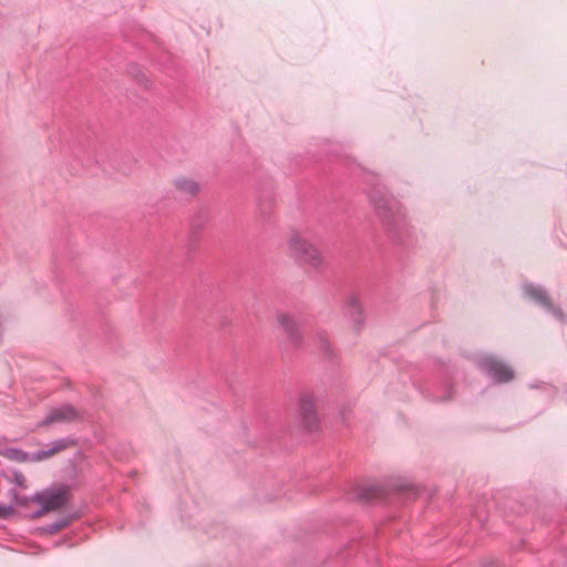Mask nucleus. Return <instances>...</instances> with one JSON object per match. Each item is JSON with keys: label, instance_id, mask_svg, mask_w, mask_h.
Returning <instances> with one entry per match:
<instances>
[{"label": "nucleus", "instance_id": "6e6552de", "mask_svg": "<svg viewBox=\"0 0 567 567\" xmlns=\"http://www.w3.org/2000/svg\"><path fill=\"white\" fill-rule=\"evenodd\" d=\"M278 324L289 334L290 338L298 339L299 331L298 326L293 317L286 312H280L277 315Z\"/></svg>", "mask_w": 567, "mask_h": 567}, {"label": "nucleus", "instance_id": "f8f14e48", "mask_svg": "<svg viewBox=\"0 0 567 567\" xmlns=\"http://www.w3.org/2000/svg\"><path fill=\"white\" fill-rule=\"evenodd\" d=\"M382 209H383V207H382V206H378L379 214H383V213H382Z\"/></svg>", "mask_w": 567, "mask_h": 567}, {"label": "nucleus", "instance_id": "0eeeda50", "mask_svg": "<svg viewBox=\"0 0 567 567\" xmlns=\"http://www.w3.org/2000/svg\"><path fill=\"white\" fill-rule=\"evenodd\" d=\"M173 186L179 194L188 197L196 196L200 190L199 184L194 178L187 176L174 178Z\"/></svg>", "mask_w": 567, "mask_h": 567}, {"label": "nucleus", "instance_id": "9b49d317", "mask_svg": "<svg viewBox=\"0 0 567 567\" xmlns=\"http://www.w3.org/2000/svg\"><path fill=\"white\" fill-rule=\"evenodd\" d=\"M8 481L17 484L18 486H20L21 488H25L27 485H25V477L23 476V474L21 473H13L12 476H6Z\"/></svg>", "mask_w": 567, "mask_h": 567}, {"label": "nucleus", "instance_id": "f257e3e1", "mask_svg": "<svg viewBox=\"0 0 567 567\" xmlns=\"http://www.w3.org/2000/svg\"><path fill=\"white\" fill-rule=\"evenodd\" d=\"M287 245L290 252L309 267L317 269L323 265L324 259L321 251L299 233L291 231Z\"/></svg>", "mask_w": 567, "mask_h": 567}, {"label": "nucleus", "instance_id": "39448f33", "mask_svg": "<svg viewBox=\"0 0 567 567\" xmlns=\"http://www.w3.org/2000/svg\"><path fill=\"white\" fill-rule=\"evenodd\" d=\"M78 419V411L70 405H65L51 410L49 414L45 416V419L38 424V426H48L56 423H66L75 421Z\"/></svg>", "mask_w": 567, "mask_h": 567}, {"label": "nucleus", "instance_id": "1a4fd4ad", "mask_svg": "<svg viewBox=\"0 0 567 567\" xmlns=\"http://www.w3.org/2000/svg\"><path fill=\"white\" fill-rule=\"evenodd\" d=\"M24 504V499L20 498L17 493L13 494L12 501L10 503H0V517H8L10 516L16 505H22Z\"/></svg>", "mask_w": 567, "mask_h": 567}, {"label": "nucleus", "instance_id": "20e7f679", "mask_svg": "<svg viewBox=\"0 0 567 567\" xmlns=\"http://www.w3.org/2000/svg\"><path fill=\"white\" fill-rule=\"evenodd\" d=\"M34 501L42 506V513L61 508L68 501V489L65 487H56L44 491L34 497Z\"/></svg>", "mask_w": 567, "mask_h": 567}, {"label": "nucleus", "instance_id": "423d86ee", "mask_svg": "<svg viewBox=\"0 0 567 567\" xmlns=\"http://www.w3.org/2000/svg\"><path fill=\"white\" fill-rule=\"evenodd\" d=\"M483 368L486 373L493 377L497 382H508L513 379V371L502 361L495 358H487L483 361Z\"/></svg>", "mask_w": 567, "mask_h": 567}, {"label": "nucleus", "instance_id": "9d476101", "mask_svg": "<svg viewBox=\"0 0 567 567\" xmlns=\"http://www.w3.org/2000/svg\"><path fill=\"white\" fill-rule=\"evenodd\" d=\"M526 293L534 299L535 301L542 303V305H549V299L546 295V292L538 288V287H527Z\"/></svg>", "mask_w": 567, "mask_h": 567}, {"label": "nucleus", "instance_id": "f03ea898", "mask_svg": "<svg viewBox=\"0 0 567 567\" xmlns=\"http://www.w3.org/2000/svg\"><path fill=\"white\" fill-rule=\"evenodd\" d=\"M298 411L300 421L307 430L313 431L318 429L319 414L317 410V401L313 394H300L298 399Z\"/></svg>", "mask_w": 567, "mask_h": 567}, {"label": "nucleus", "instance_id": "7ed1b4c3", "mask_svg": "<svg viewBox=\"0 0 567 567\" xmlns=\"http://www.w3.org/2000/svg\"><path fill=\"white\" fill-rule=\"evenodd\" d=\"M70 444L66 441H59L54 443V446L49 451H41L34 454L32 457H29V455L18 449H4L0 451V454L4 456L8 460L14 461V462H28V461H43L45 458H49L53 456L54 454L59 453L60 451L65 450Z\"/></svg>", "mask_w": 567, "mask_h": 567}]
</instances>
